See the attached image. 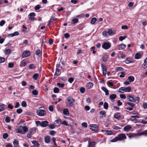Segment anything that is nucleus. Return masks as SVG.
<instances>
[{
    "label": "nucleus",
    "instance_id": "f257e3e1",
    "mask_svg": "<svg viewBox=\"0 0 147 147\" xmlns=\"http://www.w3.org/2000/svg\"><path fill=\"white\" fill-rule=\"evenodd\" d=\"M126 137L124 134H120L117 136L113 138L111 140V142H115L118 141H121L125 139Z\"/></svg>",
    "mask_w": 147,
    "mask_h": 147
},
{
    "label": "nucleus",
    "instance_id": "f03ea898",
    "mask_svg": "<svg viewBox=\"0 0 147 147\" xmlns=\"http://www.w3.org/2000/svg\"><path fill=\"white\" fill-rule=\"evenodd\" d=\"M75 102V100L71 96L68 97L65 102L66 105L67 107H72Z\"/></svg>",
    "mask_w": 147,
    "mask_h": 147
},
{
    "label": "nucleus",
    "instance_id": "7ed1b4c3",
    "mask_svg": "<svg viewBox=\"0 0 147 147\" xmlns=\"http://www.w3.org/2000/svg\"><path fill=\"white\" fill-rule=\"evenodd\" d=\"M127 134V135H128V137L130 138H136L137 136H139L142 135H145V136H147V130L145 131H144L139 134Z\"/></svg>",
    "mask_w": 147,
    "mask_h": 147
},
{
    "label": "nucleus",
    "instance_id": "20e7f679",
    "mask_svg": "<svg viewBox=\"0 0 147 147\" xmlns=\"http://www.w3.org/2000/svg\"><path fill=\"white\" fill-rule=\"evenodd\" d=\"M111 43L109 42L104 43L102 45V47L104 49L107 50L111 47Z\"/></svg>",
    "mask_w": 147,
    "mask_h": 147
},
{
    "label": "nucleus",
    "instance_id": "39448f33",
    "mask_svg": "<svg viewBox=\"0 0 147 147\" xmlns=\"http://www.w3.org/2000/svg\"><path fill=\"white\" fill-rule=\"evenodd\" d=\"M37 114L40 116H43L45 115L46 112L45 110L41 109H39L37 110Z\"/></svg>",
    "mask_w": 147,
    "mask_h": 147
},
{
    "label": "nucleus",
    "instance_id": "423d86ee",
    "mask_svg": "<svg viewBox=\"0 0 147 147\" xmlns=\"http://www.w3.org/2000/svg\"><path fill=\"white\" fill-rule=\"evenodd\" d=\"M126 57V55L123 52L119 51L118 52L117 57L119 59H123Z\"/></svg>",
    "mask_w": 147,
    "mask_h": 147
},
{
    "label": "nucleus",
    "instance_id": "0eeeda50",
    "mask_svg": "<svg viewBox=\"0 0 147 147\" xmlns=\"http://www.w3.org/2000/svg\"><path fill=\"white\" fill-rule=\"evenodd\" d=\"M90 127L91 129L95 131H98V127L97 125L94 124H91L90 125Z\"/></svg>",
    "mask_w": 147,
    "mask_h": 147
},
{
    "label": "nucleus",
    "instance_id": "6e6552de",
    "mask_svg": "<svg viewBox=\"0 0 147 147\" xmlns=\"http://www.w3.org/2000/svg\"><path fill=\"white\" fill-rule=\"evenodd\" d=\"M30 55V53L29 51H24L22 54V57L24 58L29 56Z\"/></svg>",
    "mask_w": 147,
    "mask_h": 147
},
{
    "label": "nucleus",
    "instance_id": "1a4fd4ad",
    "mask_svg": "<svg viewBox=\"0 0 147 147\" xmlns=\"http://www.w3.org/2000/svg\"><path fill=\"white\" fill-rule=\"evenodd\" d=\"M126 47V45L123 44H121L119 45L117 47V49L118 50H123Z\"/></svg>",
    "mask_w": 147,
    "mask_h": 147
},
{
    "label": "nucleus",
    "instance_id": "9d476101",
    "mask_svg": "<svg viewBox=\"0 0 147 147\" xmlns=\"http://www.w3.org/2000/svg\"><path fill=\"white\" fill-rule=\"evenodd\" d=\"M142 55L143 53H137L135 55L134 58L136 59H139L142 57Z\"/></svg>",
    "mask_w": 147,
    "mask_h": 147
},
{
    "label": "nucleus",
    "instance_id": "9b49d317",
    "mask_svg": "<svg viewBox=\"0 0 147 147\" xmlns=\"http://www.w3.org/2000/svg\"><path fill=\"white\" fill-rule=\"evenodd\" d=\"M49 122L47 121H44L41 122L40 126L42 127H45L48 125Z\"/></svg>",
    "mask_w": 147,
    "mask_h": 147
},
{
    "label": "nucleus",
    "instance_id": "f8f14e48",
    "mask_svg": "<svg viewBox=\"0 0 147 147\" xmlns=\"http://www.w3.org/2000/svg\"><path fill=\"white\" fill-rule=\"evenodd\" d=\"M127 99L130 102H135V101L134 100V98L131 96H127Z\"/></svg>",
    "mask_w": 147,
    "mask_h": 147
},
{
    "label": "nucleus",
    "instance_id": "ddd939ff",
    "mask_svg": "<svg viewBox=\"0 0 147 147\" xmlns=\"http://www.w3.org/2000/svg\"><path fill=\"white\" fill-rule=\"evenodd\" d=\"M36 15L35 13L34 12L30 13L29 14V19L31 20H33L34 19V16Z\"/></svg>",
    "mask_w": 147,
    "mask_h": 147
},
{
    "label": "nucleus",
    "instance_id": "4468645a",
    "mask_svg": "<svg viewBox=\"0 0 147 147\" xmlns=\"http://www.w3.org/2000/svg\"><path fill=\"white\" fill-rule=\"evenodd\" d=\"M26 65V60L24 59L22 60L20 62V66L21 67L25 66Z\"/></svg>",
    "mask_w": 147,
    "mask_h": 147
},
{
    "label": "nucleus",
    "instance_id": "2eb2a0df",
    "mask_svg": "<svg viewBox=\"0 0 147 147\" xmlns=\"http://www.w3.org/2000/svg\"><path fill=\"white\" fill-rule=\"evenodd\" d=\"M101 89L105 92L106 95H108L109 94V90L105 87H102Z\"/></svg>",
    "mask_w": 147,
    "mask_h": 147
},
{
    "label": "nucleus",
    "instance_id": "dca6fc26",
    "mask_svg": "<svg viewBox=\"0 0 147 147\" xmlns=\"http://www.w3.org/2000/svg\"><path fill=\"white\" fill-rule=\"evenodd\" d=\"M51 140L50 137L49 136H47L45 138V143H48Z\"/></svg>",
    "mask_w": 147,
    "mask_h": 147
},
{
    "label": "nucleus",
    "instance_id": "f3484780",
    "mask_svg": "<svg viewBox=\"0 0 147 147\" xmlns=\"http://www.w3.org/2000/svg\"><path fill=\"white\" fill-rule=\"evenodd\" d=\"M102 132H104L105 133V134L107 135H111L112 134V132L110 130H102Z\"/></svg>",
    "mask_w": 147,
    "mask_h": 147
},
{
    "label": "nucleus",
    "instance_id": "a211bd4d",
    "mask_svg": "<svg viewBox=\"0 0 147 147\" xmlns=\"http://www.w3.org/2000/svg\"><path fill=\"white\" fill-rule=\"evenodd\" d=\"M116 95L115 94H113L110 96V98L112 101H114V100L116 97Z\"/></svg>",
    "mask_w": 147,
    "mask_h": 147
},
{
    "label": "nucleus",
    "instance_id": "6ab92c4d",
    "mask_svg": "<svg viewBox=\"0 0 147 147\" xmlns=\"http://www.w3.org/2000/svg\"><path fill=\"white\" fill-rule=\"evenodd\" d=\"M96 143L95 142H89L88 147H95Z\"/></svg>",
    "mask_w": 147,
    "mask_h": 147
},
{
    "label": "nucleus",
    "instance_id": "aec40b11",
    "mask_svg": "<svg viewBox=\"0 0 147 147\" xmlns=\"http://www.w3.org/2000/svg\"><path fill=\"white\" fill-rule=\"evenodd\" d=\"M114 117L116 119H119L121 118V115L120 113H117L115 114Z\"/></svg>",
    "mask_w": 147,
    "mask_h": 147
},
{
    "label": "nucleus",
    "instance_id": "412c9836",
    "mask_svg": "<svg viewBox=\"0 0 147 147\" xmlns=\"http://www.w3.org/2000/svg\"><path fill=\"white\" fill-rule=\"evenodd\" d=\"M125 87H122L119 89L118 92L120 93H123L125 92Z\"/></svg>",
    "mask_w": 147,
    "mask_h": 147
},
{
    "label": "nucleus",
    "instance_id": "4be33fe9",
    "mask_svg": "<svg viewBox=\"0 0 147 147\" xmlns=\"http://www.w3.org/2000/svg\"><path fill=\"white\" fill-rule=\"evenodd\" d=\"M125 63L127 64H129L130 63H133L134 61L129 58H127L125 61Z\"/></svg>",
    "mask_w": 147,
    "mask_h": 147
},
{
    "label": "nucleus",
    "instance_id": "5701e85b",
    "mask_svg": "<svg viewBox=\"0 0 147 147\" xmlns=\"http://www.w3.org/2000/svg\"><path fill=\"white\" fill-rule=\"evenodd\" d=\"M6 106L4 104L0 105V112L4 111L6 108Z\"/></svg>",
    "mask_w": 147,
    "mask_h": 147
},
{
    "label": "nucleus",
    "instance_id": "b1692460",
    "mask_svg": "<svg viewBox=\"0 0 147 147\" xmlns=\"http://www.w3.org/2000/svg\"><path fill=\"white\" fill-rule=\"evenodd\" d=\"M131 120L132 121H135V120H136V118H139V117L137 116V115H132L131 116Z\"/></svg>",
    "mask_w": 147,
    "mask_h": 147
},
{
    "label": "nucleus",
    "instance_id": "393cba45",
    "mask_svg": "<svg viewBox=\"0 0 147 147\" xmlns=\"http://www.w3.org/2000/svg\"><path fill=\"white\" fill-rule=\"evenodd\" d=\"M93 84L92 82H89L87 84V87L88 89H91L93 86Z\"/></svg>",
    "mask_w": 147,
    "mask_h": 147
},
{
    "label": "nucleus",
    "instance_id": "a878e982",
    "mask_svg": "<svg viewBox=\"0 0 147 147\" xmlns=\"http://www.w3.org/2000/svg\"><path fill=\"white\" fill-rule=\"evenodd\" d=\"M100 115L102 116L101 117H105L106 115V112L104 110L101 111L100 112Z\"/></svg>",
    "mask_w": 147,
    "mask_h": 147
},
{
    "label": "nucleus",
    "instance_id": "bb28decb",
    "mask_svg": "<svg viewBox=\"0 0 147 147\" xmlns=\"http://www.w3.org/2000/svg\"><path fill=\"white\" fill-rule=\"evenodd\" d=\"M78 18H75L71 20V24H74L78 22Z\"/></svg>",
    "mask_w": 147,
    "mask_h": 147
},
{
    "label": "nucleus",
    "instance_id": "cd10ccee",
    "mask_svg": "<svg viewBox=\"0 0 147 147\" xmlns=\"http://www.w3.org/2000/svg\"><path fill=\"white\" fill-rule=\"evenodd\" d=\"M63 114L65 115H68L69 114V112L68 109H64L63 110Z\"/></svg>",
    "mask_w": 147,
    "mask_h": 147
},
{
    "label": "nucleus",
    "instance_id": "c85d7f7f",
    "mask_svg": "<svg viewBox=\"0 0 147 147\" xmlns=\"http://www.w3.org/2000/svg\"><path fill=\"white\" fill-rule=\"evenodd\" d=\"M131 128V126L130 125H128L125 126L124 127V129L125 131H128V130Z\"/></svg>",
    "mask_w": 147,
    "mask_h": 147
},
{
    "label": "nucleus",
    "instance_id": "c756f323",
    "mask_svg": "<svg viewBox=\"0 0 147 147\" xmlns=\"http://www.w3.org/2000/svg\"><path fill=\"white\" fill-rule=\"evenodd\" d=\"M20 127H22V128L24 133H22L23 134H25V132H26L28 131V128L26 126H21Z\"/></svg>",
    "mask_w": 147,
    "mask_h": 147
},
{
    "label": "nucleus",
    "instance_id": "7c9ffc66",
    "mask_svg": "<svg viewBox=\"0 0 147 147\" xmlns=\"http://www.w3.org/2000/svg\"><path fill=\"white\" fill-rule=\"evenodd\" d=\"M38 76L39 75L38 74H34L32 78L35 80H37Z\"/></svg>",
    "mask_w": 147,
    "mask_h": 147
},
{
    "label": "nucleus",
    "instance_id": "2f4dec72",
    "mask_svg": "<svg viewBox=\"0 0 147 147\" xmlns=\"http://www.w3.org/2000/svg\"><path fill=\"white\" fill-rule=\"evenodd\" d=\"M32 143L34 144L33 145V146L36 147H39V144L36 141H32Z\"/></svg>",
    "mask_w": 147,
    "mask_h": 147
},
{
    "label": "nucleus",
    "instance_id": "473e14b6",
    "mask_svg": "<svg viewBox=\"0 0 147 147\" xmlns=\"http://www.w3.org/2000/svg\"><path fill=\"white\" fill-rule=\"evenodd\" d=\"M11 52V50L10 49H5V50L4 52L6 55H8Z\"/></svg>",
    "mask_w": 147,
    "mask_h": 147
},
{
    "label": "nucleus",
    "instance_id": "72a5a7b5",
    "mask_svg": "<svg viewBox=\"0 0 147 147\" xmlns=\"http://www.w3.org/2000/svg\"><path fill=\"white\" fill-rule=\"evenodd\" d=\"M142 66L144 68H146L147 67V58L145 59L144 63L142 64Z\"/></svg>",
    "mask_w": 147,
    "mask_h": 147
},
{
    "label": "nucleus",
    "instance_id": "f704fd0d",
    "mask_svg": "<svg viewBox=\"0 0 147 147\" xmlns=\"http://www.w3.org/2000/svg\"><path fill=\"white\" fill-rule=\"evenodd\" d=\"M42 53V51L40 49H37L35 51L36 55L39 56L40 54Z\"/></svg>",
    "mask_w": 147,
    "mask_h": 147
},
{
    "label": "nucleus",
    "instance_id": "c9c22d12",
    "mask_svg": "<svg viewBox=\"0 0 147 147\" xmlns=\"http://www.w3.org/2000/svg\"><path fill=\"white\" fill-rule=\"evenodd\" d=\"M128 80L130 82H133L134 81V78L132 76H129L128 78Z\"/></svg>",
    "mask_w": 147,
    "mask_h": 147
},
{
    "label": "nucleus",
    "instance_id": "e433bc0d",
    "mask_svg": "<svg viewBox=\"0 0 147 147\" xmlns=\"http://www.w3.org/2000/svg\"><path fill=\"white\" fill-rule=\"evenodd\" d=\"M96 21V18H93L92 19L90 23L92 24H94L95 23Z\"/></svg>",
    "mask_w": 147,
    "mask_h": 147
},
{
    "label": "nucleus",
    "instance_id": "4c0bfd02",
    "mask_svg": "<svg viewBox=\"0 0 147 147\" xmlns=\"http://www.w3.org/2000/svg\"><path fill=\"white\" fill-rule=\"evenodd\" d=\"M55 19V17H54L50 19L49 21V23L48 25V26H49L51 24V23L53 22Z\"/></svg>",
    "mask_w": 147,
    "mask_h": 147
},
{
    "label": "nucleus",
    "instance_id": "58836bf2",
    "mask_svg": "<svg viewBox=\"0 0 147 147\" xmlns=\"http://www.w3.org/2000/svg\"><path fill=\"white\" fill-rule=\"evenodd\" d=\"M61 71V70L59 69V68H56V71L55 73V75L56 76H59V73Z\"/></svg>",
    "mask_w": 147,
    "mask_h": 147
},
{
    "label": "nucleus",
    "instance_id": "ea45409f",
    "mask_svg": "<svg viewBox=\"0 0 147 147\" xmlns=\"http://www.w3.org/2000/svg\"><path fill=\"white\" fill-rule=\"evenodd\" d=\"M57 85L59 88H63L65 84L64 83L61 84L60 83H57Z\"/></svg>",
    "mask_w": 147,
    "mask_h": 147
},
{
    "label": "nucleus",
    "instance_id": "a19ab883",
    "mask_svg": "<svg viewBox=\"0 0 147 147\" xmlns=\"http://www.w3.org/2000/svg\"><path fill=\"white\" fill-rule=\"evenodd\" d=\"M13 144H14V147H18V142L17 140H15L13 142Z\"/></svg>",
    "mask_w": 147,
    "mask_h": 147
},
{
    "label": "nucleus",
    "instance_id": "79ce46f5",
    "mask_svg": "<svg viewBox=\"0 0 147 147\" xmlns=\"http://www.w3.org/2000/svg\"><path fill=\"white\" fill-rule=\"evenodd\" d=\"M109 105L107 102H105L104 103L103 107L104 108L106 109H107L108 108Z\"/></svg>",
    "mask_w": 147,
    "mask_h": 147
},
{
    "label": "nucleus",
    "instance_id": "37998d69",
    "mask_svg": "<svg viewBox=\"0 0 147 147\" xmlns=\"http://www.w3.org/2000/svg\"><path fill=\"white\" fill-rule=\"evenodd\" d=\"M116 70L117 71H122L123 70V69L121 67H118L116 68Z\"/></svg>",
    "mask_w": 147,
    "mask_h": 147
},
{
    "label": "nucleus",
    "instance_id": "c03bdc74",
    "mask_svg": "<svg viewBox=\"0 0 147 147\" xmlns=\"http://www.w3.org/2000/svg\"><path fill=\"white\" fill-rule=\"evenodd\" d=\"M131 90V88L130 87H128L127 88L125 87V92H129Z\"/></svg>",
    "mask_w": 147,
    "mask_h": 147
},
{
    "label": "nucleus",
    "instance_id": "a18cd8bd",
    "mask_svg": "<svg viewBox=\"0 0 147 147\" xmlns=\"http://www.w3.org/2000/svg\"><path fill=\"white\" fill-rule=\"evenodd\" d=\"M54 123L55 124H57V126L61 124L60 121L58 119L56 120Z\"/></svg>",
    "mask_w": 147,
    "mask_h": 147
},
{
    "label": "nucleus",
    "instance_id": "49530a36",
    "mask_svg": "<svg viewBox=\"0 0 147 147\" xmlns=\"http://www.w3.org/2000/svg\"><path fill=\"white\" fill-rule=\"evenodd\" d=\"M101 66L102 70V71H105V72H106L107 71L105 65L103 64H101Z\"/></svg>",
    "mask_w": 147,
    "mask_h": 147
},
{
    "label": "nucleus",
    "instance_id": "de8ad7c7",
    "mask_svg": "<svg viewBox=\"0 0 147 147\" xmlns=\"http://www.w3.org/2000/svg\"><path fill=\"white\" fill-rule=\"evenodd\" d=\"M107 33L109 35H113V32L111 29L107 31Z\"/></svg>",
    "mask_w": 147,
    "mask_h": 147
},
{
    "label": "nucleus",
    "instance_id": "09e8293b",
    "mask_svg": "<svg viewBox=\"0 0 147 147\" xmlns=\"http://www.w3.org/2000/svg\"><path fill=\"white\" fill-rule=\"evenodd\" d=\"M59 89L57 87H55L53 89V91L55 93H56L59 92Z\"/></svg>",
    "mask_w": 147,
    "mask_h": 147
},
{
    "label": "nucleus",
    "instance_id": "8fccbe9b",
    "mask_svg": "<svg viewBox=\"0 0 147 147\" xmlns=\"http://www.w3.org/2000/svg\"><path fill=\"white\" fill-rule=\"evenodd\" d=\"M35 68H36V67L34 65V64H30L29 65V68L30 69H34Z\"/></svg>",
    "mask_w": 147,
    "mask_h": 147
},
{
    "label": "nucleus",
    "instance_id": "3c124183",
    "mask_svg": "<svg viewBox=\"0 0 147 147\" xmlns=\"http://www.w3.org/2000/svg\"><path fill=\"white\" fill-rule=\"evenodd\" d=\"M32 133L31 131L29 130L28 133L27 134V136L28 138H30L32 136L31 134Z\"/></svg>",
    "mask_w": 147,
    "mask_h": 147
},
{
    "label": "nucleus",
    "instance_id": "603ef678",
    "mask_svg": "<svg viewBox=\"0 0 147 147\" xmlns=\"http://www.w3.org/2000/svg\"><path fill=\"white\" fill-rule=\"evenodd\" d=\"M22 106L24 107H26L27 106L26 103L25 101H23L21 104Z\"/></svg>",
    "mask_w": 147,
    "mask_h": 147
},
{
    "label": "nucleus",
    "instance_id": "864d4df0",
    "mask_svg": "<svg viewBox=\"0 0 147 147\" xmlns=\"http://www.w3.org/2000/svg\"><path fill=\"white\" fill-rule=\"evenodd\" d=\"M74 80V79L73 78L71 77L68 79V81L70 83H71L73 82Z\"/></svg>",
    "mask_w": 147,
    "mask_h": 147
},
{
    "label": "nucleus",
    "instance_id": "5fc2aeb1",
    "mask_svg": "<svg viewBox=\"0 0 147 147\" xmlns=\"http://www.w3.org/2000/svg\"><path fill=\"white\" fill-rule=\"evenodd\" d=\"M38 92L36 90H34L32 92V94L34 95H36L38 94Z\"/></svg>",
    "mask_w": 147,
    "mask_h": 147
},
{
    "label": "nucleus",
    "instance_id": "6e6d98bb",
    "mask_svg": "<svg viewBox=\"0 0 147 147\" xmlns=\"http://www.w3.org/2000/svg\"><path fill=\"white\" fill-rule=\"evenodd\" d=\"M85 89L84 87H81L80 89V92L82 94L85 91Z\"/></svg>",
    "mask_w": 147,
    "mask_h": 147
},
{
    "label": "nucleus",
    "instance_id": "4d7b16f0",
    "mask_svg": "<svg viewBox=\"0 0 147 147\" xmlns=\"http://www.w3.org/2000/svg\"><path fill=\"white\" fill-rule=\"evenodd\" d=\"M14 67V64L13 63H8V67L10 68H12Z\"/></svg>",
    "mask_w": 147,
    "mask_h": 147
},
{
    "label": "nucleus",
    "instance_id": "13d9d810",
    "mask_svg": "<svg viewBox=\"0 0 147 147\" xmlns=\"http://www.w3.org/2000/svg\"><path fill=\"white\" fill-rule=\"evenodd\" d=\"M8 137V134L7 133H4L3 135V138L4 139H6Z\"/></svg>",
    "mask_w": 147,
    "mask_h": 147
},
{
    "label": "nucleus",
    "instance_id": "bf43d9fd",
    "mask_svg": "<svg viewBox=\"0 0 147 147\" xmlns=\"http://www.w3.org/2000/svg\"><path fill=\"white\" fill-rule=\"evenodd\" d=\"M29 130L31 131L32 133H34L36 130V128L35 127H33L30 129Z\"/></svg>",
    "mask_w": 147,
    "mask_h": 147
},
{
    "label": "nucleus",
    "instance_id": "052dcab7",
    "mask_svg": "<svg viewBox=\"0 0 147 147\" xmlns=\"http://www.w3.org/2000/svg\"><path fill=\"white\" fill-rule=\"evenodd\" d=\"M127 104L131 106V107H134L135 105L133 103L130 102H128L127 103Z\"/></svg>",
    "mask_w": 147,
    "mask_h": 147
},
{
    "label": "nucleus",
    "instance_id": "680f3d73",
    "mask_svg": "<svg viewBox=\"0 0 147 147\" xmlns=\"http://www.w3.org/2000/svg\"><path fill=\"white\" fill-rule=\"evenodd\" d=\"M23 111L22 109H18L16 110V112L18 114H20Z\"/></svg>",
    "mask_w": 147,
    "mask_h": 147
},
{
    "label": "nucleus",
    "instance_id": "e2e57ef3",
    "mask_svg": "<svg viewBox=\"0 0 147 147\" xmlns=\"http://www.w3.org/2000/svg\"><path fill=\"white\" fill-rule=\"evenodd\" d=\"M142 106L144 109H146L147 108V103L144 102L143 103Z\"/></svg>",
    "mask_w": 147,
    "mask_h": 147
},
{
    "label": "nucleus",
    "instance_id": "0e129e2a",
    "mask_svg": "<svg viewBox=\"0 0 147 147\" xmlns=\"http://www.w3.org/2000/svg\"><path fill=\"white\" fill-rule=\"evenodd\" d=\"M5 121L7 123L9 122L10 121V119L9 117H7L5 119Z\"/></svg>",
    "mask_w": 147,
    "mask_h": 147
},
{
    "label": "nucleus",
    "instance_id": "69168bd1",
    "mask_svg": "<svg viewBox=\"0 0 147 147\" xmlns=\"http://www.w3.org/2000/svg\"><path fill=\"white\" fill-rule=\"evenodd\" d=\"M56 132L55 131L53 130H51L50 131V134L52 136H53L56 133Z\"/></svg>",
    "mask_w": 147,
    "mask_h": 147
},
{
    "label": "nucleus",
    "instance_id": "338daca9",
    "mask_svg": "<svg viewBox=\"0 0 147 147\" xmlns=\"http://www.w3.org/2000/svg\"><path fill=\"white\" fill-rule=\"evenodd\" d=\"M119 96L122 99H125L126 98V96L124 94H120Z\"/></svg>",
    "mask_w": 147,
    "mask_h": 147
},
{
    "label": "nucleus",
    "instance_id": "774afa93",
    "mask_svg": "<svg viewBox=\"0 0 147 147\" xmlns=\"http://www.w3.org/2000/svg\"><path fill=\"white\" fill-rule=\"evenodd\" d=\"M5 61V59L4 57H0V63L4 62Z\"/></svg>",
    "mask_w": 147,
    "mask_h": 147
}]
</instances>
